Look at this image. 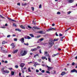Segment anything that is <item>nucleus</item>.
Instances as JSON below:
<instances>
[{
    "mask_svg": "<svg viewBox=\"0 0 77 77\" xmlns=\"http://www.w3.org/2000/svg\"><path fill=\"white\" fill-rule=\"evenodd\" d=\"M27 52L26 51H21L20 53V54L22 56H26V55L27 54Z\"/></svg>",
    "mask_w": 77,
    "mask_h": 77,
    "instance_id": "f257e3e1",
    "label": "nucleus"
},
{
    "mask_svg": "<svg viewBox=\"0 0 77 77\" xmlns=\"http://www.w3.org/2000/svg\"><path fill=\"white\" fill-rule=\"evenodd\" d=\"M44 55L46 56H47V57H48V60L49 62H51V59H50V55L49 54H47V52H45V51L44 52Z\"/></svg>",
    "mask_w": 77,
    "mask_h": 77,
    "instance_id": "f03ea898",
    "label": "nucleus"
},
{
    "mask_svg": "<svg viewBox=\"0 0 77 77\" xmlns=\"http://www.w3.org/2000/svg\"><path fill=\"white\" fill-rule=\"evenodd\" d=\"M49 45H50L49 47V48H51V47L54 45V42H53V40L51 39V42H49Z\"/></svg>",
    "mask_w": 77,
    "mask_h": 77,
    "instance_id": "7ed1b4c3",
    "label": "nucleus"
},
{
    "mask_svg": "<svg viewBox=\"0 0 77 77\" xmlns=\"http://www.w3.org/2000/svg\"><path fill=\"white\" fill-rule=\"evenodd\" d=\"M5 69V68H2V69H1V71L2 72L3 74V73H9V71L8 70H4Z\"/></svg>",
    "mask_w": 77,
    "mask_h": 77,
    "instance_id": "20e7f679",
    "label": "nucleus"
},
{
    "mask_svg": "<svg viewBox=\"0 0 77 77\" xmlns=\"http://www.w3.org/2000/svg\"><path fill=\"white\" fill-rule=\"evenodd\" d=\"M56 30V28H51L49 29H48L47 30V32H49L50 31V30Z\"/></svg>",
    "mask_w": 77,
    "mask_h": 77,
    "instance_id": "39448f33",
    "label": "nucleus"
},
{
    "mask_svg": "<svg viewBox=\"0 0 77 77\" xmlns=\"http://www.w3.org/2000/svg\"><path fill=\"white\" fill-rule=\"evenodd\" d=\"M19 41H20L22 43H23V42H24V38H20Z\"/></svg>",
    "mask_w": 77,
    "mask_h": 77,
    "instance_id": "423d86ee",
    "label": "nucleus"
},
{
    "mask_svg": "<svg viewBox=\"0 0 77 77\" xmlns=\"http://www.w3.org/2000/svg\"><path fill=\"white\" fill-rule=\"evenodd\" d=\"M25 65V64L24 63H21L20 65V67H21L22 68H23V67Z\"/></svg>",
    "mask_w": 77,
    "mask_h": 77,
    "instance_id": "0eeeda50",
    "label": "nucleus"
},
{
    "mask_svg": "<svg viewBox=\"0 0 77 77\" xmlns=\"http://www.w3.org/2000/svg\"><path fill=\"white\" fill-rule=\"evenodd\" d=\"M24 38H25V39H32V38L29 36H26L24 37Z\"/></svg>",
    "mask_w": 77,
    "mask_h": 77,
    "instance_id": "6e6552de",
    "label": "nucleus"
},
{
    "mask_svg": "<svg viewBox=\"0 0 77 77\" xmlns=\"http://www.w3.org/2000/svg\"><path fill=\"white\" fill-rule=\"evenodd\" d=\"M37 33H41V34H44L45 33V32H43L42 31H40L39 32H37Z\"/></svg>",
    "mask_w": 77,
    "mask_h": 77,
    "instance_id": "1a4fd4ad",
    "label": "nucleus"
},
{
    "mask_svg": "<svg viewBox=\"0 0 77 77\" xmlns=\"http://www.w3.org/2000/svg\"><path fill=\"white\" fill-rule=\"evenodd\" d=\"M71 72H76V73H77V70H76L75 69H74L72 70L71 71Z\"/></svg>",
    "mask_w": 77,
    "mask_h": 77,
    "instance_id": "9d476101",
    "label": "nucleus"
},
{
    "mask_svg": "<svg viewBox=\"0 0 77 77\" xmlns=\"http://www.w3.org/2000/svg\"><path fill=\"white\" fill-rule=\"evenodd\" d=\"M33 29H37V30H40V28L38 27L37 26H34L33 27Z\"/></svg>",
    "mask_w": 77,
    "mask_h": 77,
    "instance_id": "9b49d317",
    "label": "nucleus"
},
{
    "mask_svg": "<svg viewBox=\"0 0 77 77\" xmlns=\"http://www.w3.org/2000/svg\"><path fill=\"white\" fill-rule=\"evenodd\" d=\"M11 46H12V48H14L15 47V45H14V43H12L11 45Z\"/></svg>",
    "mask_w": 77,
    "mask_h": 77,
    "instance_id": "f8f14e48",
    "label": "nucleus"
},
{
    "mask_svg": "<svg viewBox=\"0 0 77 77\" xmlns=\"http://www.w3.org/2000/svg\"><path fill=\"white\" fill-rule=\"evenodd\" d=\"M66 74V73L65 72H63L61 73V75H65V74Z\"/></svg>",
    "mask_w": 77,
    "mask_h": 77,
    "instance_id": "ddd939ff",
    "label": "nucleus"
},
{
    "mask_svg": "<svg viewBox=\"0 0 77 77\" xmlns=\"http://www.w3.org/2000/svg\"><path fill=\"white\" fill-rule=\"evenodd\" d=\"M47 67H48V71H50V69H51V68H52V67H49L48 66H47Z\"/></svg>",
    "mask_w": 77,
    "mask_h": 77,
    "instance_id": "4468645a",
    "label": "nucleus"
},
{
    "mask_svg": "<svg viewBox=\"0 0 77 77\" xmlns=\"http://www.w3.org/2000/svg\"><path fill=\"white\" fill-rule=\"evenodd\" d=\"M20 27L21 29H26L25 27H24V26H23L22 25L20 26Z\"/></svg>",
    "mask_w": 77,
    "mask_h": 77,
    "instance_id": "2eb2a0df",
    "label": "nucleus"
},
{
    "mask_svg": "<svg viewBox=\"0 0 77 77\" xmlns=\"http://www.w3.org/2000/svg\"><path fill=\"white\" fill-rule=\"evenodd\" d=\"M73 2H74V0H68V2L69 3H72Z\"/></svg>",
    "mask_w": 77,
    "mask_h": 77,
    "instance_id": "dca6fc26",
    "label": "nucleus"
},
{
    "mask_svg": "<svg viewBox=\"0 0 77 77\" xmlns=\"http://www.w3.org/2000/svg\"><path fill=\"white\" fill-rule=\"evenodd\" d=\"M37 49L36 48H35L34 49H31V51H35L37 50Z\"/></svg>",
    "mask_w": 77,
    "mask_h": 77,
    "instance_id": "f3484780",
    "label": "nucleus"
},
{
    "mask_svg": "<svg viewBox=\"0 0 77 77\" xmlns=\"http://www.w3.org/2000/svg\"><path fill=\"white\" fill-rule=\"evenodd\" d=\"M15 30L16 31H18L20 32H21V30H20V29H16Z\"/></svg>",
    "mask_w": 77,
    "mask_h": 77,
    "instance_id": "a211bd4d",
    "label": "nucleus"
},
{
    "mask_svg": "<svg viewBox=\"0 0 77 77\" xmlns=\"http://www.w3.org/2000/svg\"><path fill=\"white\" fill-rule=\"evenodd\" d=\"M1 52H2V53H7L8 51L5 50H2V51H1Z\"/></svg>",
    "mask_w": 77,
    "mask_h": 77,
    "instance_id": "6ab92c4d",
    "label": "nucleus"
},
{
    "mask_svg": "<svg viewBox=\"0 0 77 77\" xmlns=\"http://www.w3.org/2000/svg\"><path fill=\"white\" fill-rule=\"evenodd\" d=\"M8 20H11V21H14V22H16V20H14L13 19H11V18H8Z\"/></svg>",
    "mask_w": 77,
    "mask_h": 77,
    "instance_id": "aec40b11",
    "label": "nucleus"
},
{
    "mask_svg": "<svg viewBox=\"0 0 77 77\" xmlns=\"http://www.w3.org/2000/svg\"><path fill=\"white\" fill-rule=\"evenodd\" d=\"M58 54H59V53H58L56 54H53L52 55V57H55V56H57V55H58Z\"/></svg>",
    "mask_w": 77,
    "mask_h": 77,
    "instance_id": "412c9836",
    "label": "nucleus"
},
{
    "mask_svg": "<svg viewBox=\"0 0 77 77\" xmlns=\"http://www.w3.org/2000/svg\"><path fill=\"white\" fill-rule=\"evenodd\" d=\"M59 40V38H54V39L53 41H57Z\"/></svg>",
    "mask_w": 77,
    "mask_h": 77,
    "instance_id": "4be33fe9",
    "label": "nucleus"
},
{
    "mask_svg": "<svg viewBox=\"0 0 77 77\" xmlns=\"http://www.w3.org/2000/svg\"><path fill=\"white\" fill-rule=\"evenodd\" d=\"M18 51V50H16L14 51V52H13V53H17Z\"/></svg>",
    "mask_w": 77,
    "mask_h": 77,
    "instance_id": "5701e85b",
    "label": "nucleus"
},
{
    "mask_svg": "<svg viewBox=\"0 0 77 77\" xmlns=\"http://www.w3.org/2000/svg\"><path fill=\"white\" fill-rule=\"evenodd\" d=\"M45 58H46V57H42V59L43 60H44V59H45Z\"/></svg>",
    "mask_w": 77,
    "mask_h": 77,
    "instance_id": "b1692460",
    "label": "nucleus"
},
{
    "mask_svg": "<svg viewBox=\"0 0 77 77\" xmlns=\"http://www.w3.org/2000/svg\"><path fill=\"white\" fill-rule=\"evenodd\" d=\"M54 48H55V49H56V48H58V46H54Z\"/></svg>",
    "mask_w": 77,
    "mask_h": 77,
    "instance_id": "393cba45",
    "label": "nucleus"
},
{
    "mask_svg": "<svg viewBox=\"0 0 77 77\" xmlns=\"http://www.w3.org/2000/svg\"><path fill=\"white\" fill-rule=\"evenodd\" d=\"M28 70V72H31V70H30V67H29Z\"/></svg>",
    "mask_w": 77,
    "mask_h": 77,
    "instance_id": "a878e982",
    "label": "nucleus"
},
{
    "mask_svg": "<svg viewBox=\"0 0 77 77\" xmlns=\"http://www.w3.org/2000/svg\"><path fill=\"white\" fill-rule=\"evenodd\" d=\"M11 75H14V73H15V72L14 71H11Z\"/></svg>",
    "mask_w": 77,
    "mask_h": 77,
    "instance_id": "bb28decb",
    "label": "nucleus"
},
{
    "mask_svg": "<svg viewBox=\"0 0 77 77\" xmlns=\"http://www.w3.org/2000/svg\"><path fill=\"white\" fill-rule=\"evenodd\" d=\"M6 43H7V42H6L5 41H4L2 42V44H6Z\"/></svg>",
    "mask_w": 77,
    "mask_h": 77,
    "instance_id": "cd10ccee",
    "label": "nucleus"
},
{
    "mask_svg": "<svg viewBox=\"0 0 77 77\" xmlns=\"http://www.w3.org/2000/svg\"><path fill=\"white\" fill-rule=\"evenodd\" d=\"M29 35L31 37H34V35H33L32 34H29Z\"/></svg>",
    "mask_w": 77,
    "mask_h": 77,
    "instance_id": "c85d7f7f",
    "label": "nucleus"
},
{
    "mask_svg": "<svg viewBox=\"0 0 77 77\" xmlns=\"http://www.w3.org/2000/svg\"><path fill=\"white\" fill-rule=\"evenodd\" d=\"M44 40V38H41L39 40V41H42Z\"/></svg>",
    "mask_w": 77,
    "mask_h": 77,
    "instance_id": "c756f323",
    "label": "nucleus"
},
{
    "mask_svg": "<svg viewBox=\"0 0 77 77\" xmlns=\"http://www.w3.org/2000/svg\"><path fill=\"white\" fill-rule=\"evenodd\" d=\"M22 72L23 73V74H24V70L23 69V68H22Z\"/></svg>",
    "mask_w": 77,
    "mask_h": 77,
    "instance_id": "7c9ffc66",
    "label": "nucleus"
},
{
    "mask_svg": "<svg viewBox=\"0 0 77 77\" xmlns=\"http://www.w3.org/2000/svg\"><path fill=\"white\" fill-rule=\"evenodd\" d=\"M39 8H40H40H42V5H39Z\"/></svg>",
    "mask_w": 77,
    "mask_h": 77,
    "instance_id": "2f4dec72",
    "label": "nucleus"
},
{
    "mask_svg": "<svg viewBox=\"0 0 77 77\" xmlns=\"http://www.w3.org/2000/svg\"><path fill=\"white\" fill-rule=\"evenodd\" d=\"M46 72L47 73V74H50V72L48 71H46Z\"/></svg>",
    "mask_w": 77,
    "mask_h": 77,
    "instance_id": "473e14b6",
    "label": "nucleus"
},
{
    "mask_svg": "<svg viewBox=\"0 0 77 77\" xmlns=\"http://www.w3.org/2000/svg\"><path fill=\"white\" fill-rule=\"evenodd\" d=\"M24 45H26V46H28V45H29V43H28L27 44L24 43Z\"/></svg>",
    "mask_w": 77,
    "mask_h": 77,
    "instance_id": "72a5a7b5",
    "label": "nucleus"
},
{
    "mask_svg": "<svg viewBox=\"0 0 77 77\" xmlns=\"http://www.w3.org/2000/svg\"><path fill=\"white\" fill-rule=\"evenodd\" d=\"M32 24H36V23H35V21H34V20H33L32 21Z\"/></svg>",
    "mask_w": 77,
    "mask_h": 77,
    "instance_id": "f704fd0d",
    "label": "nucleus"
},
{
    "mask_svg": "<svg viewBox=\"0 0 77 77\" xmlns=\"http://www.w3.org/2000/svg\"><path fill=\"white\" fill-rule=\"evenodd\" d=\"M45 72V70H42L41 71V72H42V73H44Z\"/></svg>",
    "mask_w": 77,
    "mask_h": 77,
    "instance_id": "c9c22d12",
    "label": "nucleus"
},
{
    "mask_svg": "<svg viewBox=\"0 0 77 77\" xmlns=\"http://www.w3.org/2000/svg\"><path fill=\"white\" fill-rule=\"evenodd\" d=\"M0 18H5L2 17V16L1 15H0Z\"/></svg>",
    "mask_w": 77,
    "mask_h": 77,
    "instance_id": "e433bc0d",
    "label": "nucleus"
},
{
    "mask_svg": "<svg viewBox=\"0 0 77 77\" xmlns=\"http://www.w3.org/2000/svg\"><path fill=\"white\" fill-rule=\"evenodd\" d=\"M57 15H59V14H60V12H58L57 13Z\"/></svg>",
    "mask_w": 77,
    "mask_h": 77,
    "instance_id": "4c0bfd02",
    "label": "nucleus"
},
{
    "mask_svg": "<svg viewBox=\"0 0 77 77\" xmlns=\"http://www.w3.org/2000/svg\"><path fill=\"white\" fill-rule=\"evenodd\" d=\"M14 41H17V38H14Z\"/></svg>",
    "mask_w": 77,
    "mask_h": 77,
    "instance_id": "58836bf2",
    "label": "nucleus"
},
{
    "mask_svg": "<svg viewBox=\"0 0 77 77\" xmlns=\"http://www.w3.org/2000/svg\"><path fill=\"white\" fill-rule=\"evenodd\" d=\"M71 29V27H70L68 29H67V30H66L65 32H66V31H68V30H69V29Z\"/></svg>",
    "mask_w": 77,
    "mask_h": 77,
    "instance_id": "ea45409f",
    "label": "nucleus"
},
{
    "mask_svg": "<svg viewBox=\"0 0 77 77\" xmlns=\"http://www.w3.org/2000/svg\"><path fill=\"white\" fill-rule=\"evenodd\" d=\"M15 68H18V65L15 66Z\"/></svg>",
    "mask_w": 77,
    "mask_h": 77,
    "instance_id": "a19ab883",
    "label": "nucleus"
},
{
    "mask_svg": "<svg viewBox=\"0 0 77 77\" xmlns=\"http://www.w3.org/2000/svg\"><path fill=\"white\" fill-rule=\"evenodd\" d=\"M39 70L38 69H36V72H39Z\"/></svg>",
    "mask_w": 77,
    "mask_h": 77,
    "instance_id": "79ce46f5",
    "label": "nucleus"
},
{
    "mask_svg": "<svg viewBox=\"0 0 77 77\" xmlns=\"http://www.w3.org/2000/svg\"><path fill=\"white\" fill-rule=\"evenodd\" d=\"M34 63H35V64L36 65H39V64H38V63H37L36 62H35Z\"/></svg>",
    "mask_w": 77,
    "mask_h": 77,
    "instance_id": "37998d69",
    "label": "nucleus"
},
{
    "mask_svg": "<svg viewBox=\"0 0 77 77\" xmlns=\"http://www.w3.org/2000/svg\"><path fill=\"white\" fill-rule=\"evenodd\" d=\"M63 37H62L60 38V41H62V40H63Z\"/></svg>",
    "mask_w": 77,
    "mask_h": 77,
    "instance_id": "c03bdc74",
    "label": "nucleus"
},
{
    "mask_svg": "<svg viewBox=\"0 0 77 77\" xmlns=\"http://www.w3.org/2000/svg\"><path fill=\"white\" fill-rule=\"evenodd\" d=\"M13 26H14V27H17V25H15V23L13 24Z\"/></svg>",
    "mask_w": 77,
    "mask_h": 77,
    "instance_id": "a18cd8bd",
    "label": "nucleus"
},
{
    "mask_svg": "<svg viewBox=\"0 0 77 77\" xmlns=\"http://www.w3.org/2000/svg\"><path fill=\"white\" fill-rule=\"evenodd\" d=\"M40 37H41V35H38V36H37V37H36L35 38H39Z\"/></svg>",
    "mask_w": 77,
    "mask_h": 77,
    "instance_id": "49530a36",
    "label": "nucleus"
},
{
    "mask_svg": "<svg viewBox=\"0 0 77 77\" xmlns=\"http://www.w3.org/2000/svg\"><path fill=\"white\" fill-rule=\"evenodd\" d=\"M28 28H29V29H31L32 28V27H31L30 26H28Z\"/></svg>",
    "mask_w": 77,
    "mask_h": 77,
    "instance_id": "de8ad7c7",
    "label": "nucleus"
},
{
    "mask_svg": "<svg viewBox=\"0 0 77 77\" xmlns=\"http://www.w3.org/2000/svg\"><path fill=\"white\" fill-rule=\"evenodd\" d=\"M10 37H11V35H8L7 36V38H10Z\"/></svg>",
    "mask_w": 77,
    "mask_h": 77,
    "instance_id": "09e8293b",
    "label": "nucleus"
},
{
    "mask_svg": "<svg viewBox=\"0 0 77 77\" xmlns=\"http://www.w3.org/2000/svg\"><path fill=\"white\" fill-rule=\"evenodd\" d=\"M72 65L74 66L75 65V63L74 62H73L72 64Z\"/></svg>",
    "mask_w": 77,
    "mask_h": 77,
    "instance_id": "8fccbe9b",
    "label": "nucleus"
},
{
    "mask_svg": "<svg viewBox=\"0 0 77 77\" xmlns=\"http://www.w3.org/2000/svg\"><path fill=\"white\" fill-rule=\"evenodd\" d=\"M39 53L40 54H41V53H42V52H41V49L39 50Z\"/></svg>",
    "mask_w": 77,
    "mask_h": 77,
    "instance_id": "3c124183",
    "label": "nucleus"
},
{
    "mask_svg": "<svg viewBox=\"0 0 77 77\" xmlns=\"http://www.w3.org/2000/svg\"><path fill=\"white\" fill-rule=\"evenodd\" d=\"M42 73H39L38 75H42Z\"/></svg>",
    "mask_w": 77,
    "mask_h": 77,
    "instance_id": "603ef678",
    "label": "nucleus"
},
{
    "mask_svg": "<svg viewBox=\"0 0 77 77\" xmlns=\"http://www.w3.org/2000/svg\"><path fill=\"white\" fill-rule=\"evenodd\" d=\"M71 12V11H69L67 12L68 14H70V13Z\"/></svg>",
    "mask_w": 77,
    "mask_h": 77,
    "instance_id": "864d4df0",
    "label": "nucleus"
},
{
    "mask_svg": "<svg viewBox=\"0 0 77 77\" xmlns=\"http://www.w3.org/2000/svg\"><path fill=\"white\" fill-rule=\"evenodd\" d=\"M32 11H34V8H33V7H32Z\"/></svg>",
    "mask_w": 77,
    "mask_h": 77,
    "instance_id": "5fc2aeb1",
    "label": "nucleus"
},
{
    "mask_svg": "<svg viewBox=\"0 0 77 77\" xmlns=\"http://www.w3.org/2000/svg\"><path fill=\"white\" fill-rule=\"evenodd\" d=\"M8 57H11V54L8 55Z\"/></svg>",
    "mask_w": 77,
    "mask_h": 77,
    "instance_id": "6e6d98bb",
    "label": "nucleus"
},
{
    "mask_svg": "<svg viewBox=\"0 0 77 77\" xmlns=\"http://www.w3.org/2000/svg\"><path fill=\"white\" fill-rule=\"evenodd\" d=\"M58 50L59 51H61V49L60 48H58Z\"/></svg>",
    "mask_w": 77,
    "mask_h": 77,
    "instance_id": "4d7b16f0",
    "label": "nucleus"
},
{
    "mask_svg": "<svg viewBox=\"0 0 77 77\" xmlns=\"http://www.w3.org/2000/svg\"><path fill=\"white\" fill-rule=\"evenodd\" d=\"M4 62L5 63H8V62L7 61H5Z\"/></svg>",
    "mask_w": 77,
    "mask_h": 77,
    "instance_id": "13d9d810",
    "label": "nucleus"
},
{
    "mask_svg": "<svg viewBox=\"0 0 77 77\" xmlns=\"http://www.w3.org/2000/svg\"><path fill=\"white\" fill-rule=\"evenodd\" d=\"M17 5H18L19 6H20V3H18L17 4Z\"/></svg>",
    "mask_w": 77,
    "mask_h": 77,
    "instance_id": "bf43d9fd",
    "label": "nucleus"
},
{
    "mask_svg": "<svg viewBox=\"0 0 77 77\" xmlns=\"http://www.w3.org/2000/svg\"><path fill=\"white\" fill-rule=\"evenodd\" d=\"M59 36H62V34H61V33H60L59 34Z\"/></svg>",
    "mask_w": 77,
    "mask_h": 77,
    "instance_id": "052dcab7",
    "label": "nucleus"
},
{
    "mask_svg": "<svg viewBox=\"0 0 77 77\" xmlns=\"http://www.w3.org/2000/svg\"><path fill=\"white\" fill-rule=\"evenodd\" d=\"M1 28H2V29H5V26H4V27H1Z\"/></svg>",
    "mask_w": 77,
    "mask_h": 77,
    "instance_id": "680f3d73",
    "label": "nucleus"
},
{
    "mask_svg": "<svg viewBox=\"0 0 77 77\" xmlns=\"http://www.w3.org/2000/svg\"><path fill=\"white\" fill-rule=\"evenodd\" d=\"M54 25H55L54 23H53L52 24V26H54Z\"/></svg>",
    "mask_w": 77,
    "mask_h": 77,
    "instance_id": "e2e57ef3",
    "label": "nucleus"
},
{
    "mask_svg": "<svg viewBox=\"0 0 77 77\" xmlns=\"http://www.w3.org/2000/svg\"><path fill=\"white\" fill-rule=\"evenodd\" d=\"M5 26H8V24L6 23V24L5 25Z\"/></svg>",
    "mask_w": 77,
    "mask_h": 77,
    "instance_id": "0e129e2a",
    "label": "nucleus"
},
{
    "mask_svg": "<svg viewBox=\"0 0 77 77\" xmlns=\"http://www.w3.org/2000/svg\"><path fill=\"white\" fill-rule=\"evenodd\" d=\"M19 76H21V74L20 73H19Z\"/></svg>",
    "mask_w": 77,
    "mask_h": 77,
    "instance_id": "69168bd1",
    "label": "nucleus"
},
{
    "mask_svg": "<svg viewBox=\"0 0 77 77\" xmlns=\"http://www.w3.org/2000/svg\"><path fill=\"white\" fill-rule=\"evenodd\" d=\"M13 36H16V35L15 34H14L13 35Z\"/></svg>",
    "mask_w": 77,
    "mask_h": 77,
    "instance_id": "338daca9",
    "label": "nucleus"
},
{
    "mask_svg": "<svg viewBox=\"0 0 77 77\" xmlns=\"http://www.w3.org/2000/svg\"><path fill=\"white\" fill-rule=\"evenodd\" d=\"M37 48H40V47L39 46H37Z\"/></svg>",
    "mask_w": 77,
    "mask_h": 77,
    "instance_id": "774afa93",
    "label": "nucleus"
}]
</instances>
